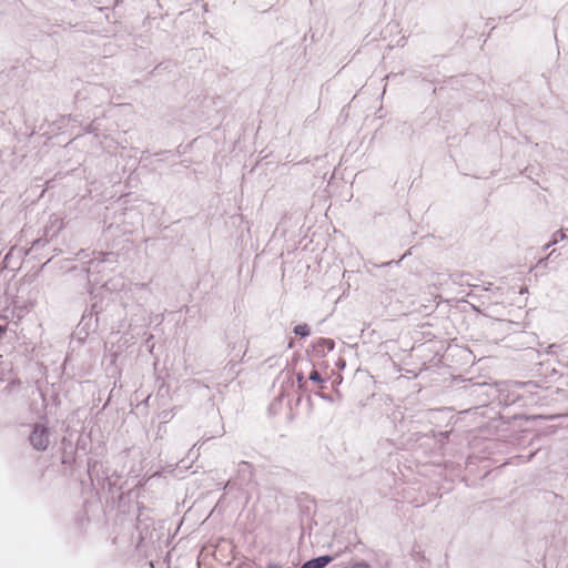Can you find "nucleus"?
I'll return each instance as SVG.
<instances>
[{
    "label": "nucleus",
    "instance_id": "1",
    "mask_svg": "<svg viewBox=\"0 0 568 568\" xmlns=\"http://www.w3.org/2000/svg\"><path fill=\"white\" fill-rule=\"evenodd\" d=\"M31 445L38 450H44L49 445L48 429L42 425H36L30 435Z\"/></svg>",
    "mask_w": 568,
    "mask_h": 568
},
{
    "label": "nucleus",
    "instance_id": "5",
    "mask_svg": "<svg viewBox=\"0 0 568 568\" xmlns=\"http://www.w3.org/2000/svg\"><path fill=\"white\" fill-rule=\"evenodd\" d=\"M310 379L313 381V382H317V383H322L323 382L320 373L316 369H313L310 373Z\"/></svg>",
    "mask_w": 568,
    "mask_h": 568
},
{
    "label": "nucleus",
    "instance_id": "3",
    "mask_svg": "<svg viewBox=\"0 0 568 568\" xmlns=\"http://www.w3.org/2000/svg\"><path fill=\"white\" fill-rule=\"evenodd\" d=\"M335 343L331 338H321L316 342L314 349L318 353L329 352L334 348Z\"/></svg>",
    "mask_w": 568,
    "mask_h": 568
},
{
    "label": "nucleus",
    "instance_id": "2",
    "mask_svg": "<svg viewBox=\"0 0 568 568\" xmlns=\"http://www.w3.org/2000/svg\"><path fill=\"white\" fill-rule=\"evenodd\" d=\"M331 560L329 556H322L305 562L301 568H324Z\"/></svg>",
    "mask_w": 568,
    "mask_h": 568
},
{
    "label": "nucleus",
    "instance_id": "4",
    "mask_svg": "<svg viewBox=\"0 0 568 568\" xmlns=\"http://www.w3.org/2000/svg\"><path fill=\"white\" fill-rule=\"evenodd\" d=\"M310 326L307 324H298L294 327V333L302 337L310 335Z\"/></svg>",
    "mask_w": 568,
    "mask_h": 568
}]
</instances>
